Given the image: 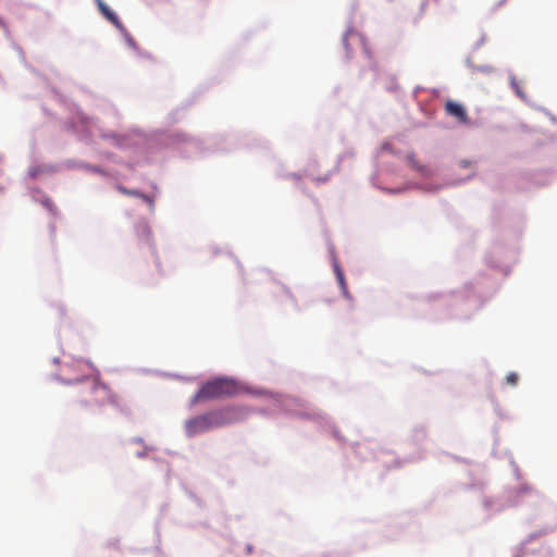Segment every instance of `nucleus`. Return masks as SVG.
Masks as SVG:
<instances>
[{"mask_svg":"<svg viewBox=\"0 0 557 557\" xmlns=\"http://www.w3.org/2000/svg\"><path fill=\"white\" fill-rule=\"evenodd\" d=\"M70 367L82 372V379H75L76 385L72 391L73 401L82 409L95 411L107 404H117V395L98 377H91L95 372L98 374L91 362L75 360Z\"/></svg>","mask_w":557,"mask_h":557,"instance_id":"f257e3e1","label":"nucleus"},{"mask_svg":"<svg viewBox=\"0 0 557 557\" xmlns=\"http://www.w3.org/2000/svg\"><path fill=\"white\" fill-rule=\"evenodd\" d=\"M247 410L238 406L223 407L194 417L185 422V431L188 436L203 433L210 429L222 428L244 420Z\"/></svg>","mask_w":557,"mask_h":557,"instance_id":"f03ea898","label":"nucleus"},{"mask_svg":"<svg viewBox=\"0 0 557 557\" xmlns=\"http://www.w3.org/2000/svg\"><path fill=\"white\" fill-rule=\"evenodd\" d=\"M239 393L240 387L235 380L230 377H218L202 384L200 389L193 397L191 404L195 405L201 400L232 397Z\"/></svg>","mask_w":557,"mask_h":557,"instance_id":"7ed1b4c3","label":"nucleus"},{"mask_svg":"<svg viewBox=\"0 0 557 557\" xmlns=\"http://www.w3.org/2000/svg\"><path fill=\"white\" fill-rule=\"evenodd\" d=\"M445 111L448 115L455 117L459 123L465 125L470 124L467 110L461 103L448 100L445 103Z\"/></svg>","mask_w":557,"mask_h":557,"instance_id":"20e7f679","label":"nucleus"},{"mask_svg":"<svg viewBox=\"0 0 557 557\" xmlns=\"http://www.w3.org/2000/svg\"><path fill=\"white\" fill-rule=\"evenodd\" d=\"M96 1H97L99 11L106 16V18L108 21H110L119 29L125 30L119 16L102 0H96Z\"/></svg>","mask_w":557,"mask_h":557,"instance_id":"39448f33","label":"nucleus"},{"mask_svg":"<svg viewBox=\"0 0 557 557\" xmlns=\"http://www.w3.org/2000/svg\"><path fill=\"white\" fill-rule=\"evenodd\" d=\"M334 270H335V275H336L337 282H338V284L341 286L343 295L346 298H349V293H348V289H347V284H346V280H345V276H344V272L342 271V269L338 265H335Z\"/></svg>","mask_w":557,"mask_h":557,"instance_id":"423d86ee","label":"nucleus"},{"mask_svg":"<svg viewBox=\"0 0 557 557\" xmlns=\"http://www.w3.org/2000/svg\"><path fill=\"white\" fill-rule=\"evenodd\" d=\"M408 164L416 171L423 173L425 171V168L420 164V162L417 160L416 156L413 153H409L407 156Z\"/></svg>","mask_w":557,"mask_h":557,"instance_id":"0eeeda50","label":"nucleus"},{"mask_svg":"<svg viewBox=\"0 0 557 557\" xmlns=\"http://www.w3.org/2000/svg\"><path fill=\"white\" fill-rule=\"evenodd\" d=\"M117 189L124 194V195H127V196H135V197H140L143 198L144 200H148V197L144 194H141L140 191L138 190H132V189H127L126 187L124 186H119Z\"/></svg>","mask_w":557,"mask_h":557,"instance_id":"6e6552de","label":"nucleus"},{"mask_svg":"<svg viewBox=\"0 0 557 557\" xmlns=\"http://www.w3.org/2000/svg\"><path fill=\"white\" fill-rule=\"evenodd\" d=\"M511 86H512V88L515 89L516 94H517L520 98H522V99H524V98H525V95H524V92H523V90H522V88H521L520 83H519V82H517L515 78H512V79H511Z\"/></svg>","mask_w":557,"mask_h":557,"instance_id":"1a4fd4ad","label":"nucleus"},{"mask_svg":"<svg viewBox=\"0 0 557 557\" xmlns=\"http://www.w3.org/2000/svg\"><path fill=\"white\" fill-rule=\"evenodd\" d=\"M519 380V376L516 372H510L506 376V382L510 385H516Z\"/></svg>","mask_w":557,"mask_h":557,"instance_id":"9d476101","label":"nucleus"},{"mask_svg":"<svg viewBox=\"0 0 557 557\" xmlns=\"http://www.w3.org/2000/svg\"><path fill=\"white\" fill-rule=\"evenodd\" d=\"M42 169L40 166H32L28 170V175L33 178L37 177L39 173H41Z\"/></svg>","mask_w":557,"mask_h":557,"instance_id":"9b49d317","label":"nucleus"},{"mask_svg":"<svg viewBox=\"0 0 557 557\" xmlns=\"http://www.w3.org/2000/svg\"><path fill=\"white\" fill-rule=\"evenodd\" d=\"M126 40H127V44H128L131 47H133V48H135V47H136V42H135V40H134L129 35H127V36H126Z\"/></svg>","mask_w":557,"mask_h":557,"instance_id":"f8f14e48","label":"nucleus"},{"mask_svg":"<svg viewBox=\"0 0 557 557\" xmlns=\"http://www.w3.org/2000/svg\"><path fill=\"white\" fill-rule=\"evenodd\" d=\"M252 550H253L252 545L247 544V545H246V554H248V555H249V554H251V553H252Z\"/></svg>","mask_w":557,"mask_h":557,"instance_id":"ddd939ff","label":"nucleus"},{"mask_svg":"<svg viewBox=\"0 0 557 557\" xmlns=\"http://www.w3.org/2000/svg\"><path fill=\"white\" fill-rule=\"evenodd\" d=\"M461 165H462L463 168H468V166H470V165H471V162H470V161H461Z\"/></svg>","mask_w":557,"mask_h":557,"instance_id":"4468645a","label":"nucleus"}]
</instances>
